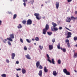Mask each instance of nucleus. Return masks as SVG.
Instances as JSON below:
<instances>
[{
	"instance_id": "nucleus-34",
	"label": "nucleus",
	"mask_w": 77,
	"mask_h": 77,
	"mask_svg": "<svg viewBox=\"0 0 77 77\" xmlns=\"http://www.w3.org/2000/svg\"><path fill=\"white\" fill-rule=\"evenodd\" d=\"M73 39H74V41L77 40V36L74 37Z\"/></svg>"
},
{
	"instance_id": "nucleus-22",
	"label": "nucleus",
	"mask_w": 77,
	"mask_h": 77,
	"mask_svg": "<svg viewBox=\"0 0 77 77\" xmlns=\"http://www.w3.org/2000/svg\"><path fill=\"white\" fill-rule=\"evenodd\" d=\"M47 33L48 35L49 36H51V35H52L53 34V32H48Z\"/></svg>"
},
{
	"instance_id": "nucleus-53",
	"label": "nucleus",
	"mask_w": 77,
	"mask_h": 77,
	"mask_svg": "<svg viewBox=\"0 0 77 77\" xmlns=\"http://www.w3.org/2000/svg\"><path fill=\"white\" fill-rule=\"evenodd\" d=\"M44 6V5L43 4H42V5H41V6L42 7V6Z\"/></svg>"
},
{
	"instance_id": "nucleus-16",
	"label": "nucleus",
	"mask_w": 77,
	"mask_h": 77,
	"mask_svg": "<svg viewBox=\"0 0 77 77\" xmlns=\"http://www.w3.org/2000/svg\"><path fill=\"white\" fill-rule=\"evenodd\" d=\"M49 48L50 50H52L53 48V46L52 45H50L49 46Z\"/></svg>"
},
{
	"instance_id": "nucleus-50",
	"label": "nucleus",
	"mask_w": 77,
	"mask_h": 77,
	"mask_svg": "<svg viewBox=\"0 0 77 77\" xmlns=\"http://www.w3.org/2000/svg\"><path fill=\"white\" fill-rule=\"evenodd\" d=\"M3 42H4V43H6V42H5V41L3 40Z\"/></svg>"
},
{
	"instance_id": "nucleus-27",
	"label": "nucleus",
	"mask_w": 77,
	"mask_h": 77,
	"mask_svg": "<svg viewBox=\"0 0 77 77\" xmlns=\"http://www.w3.org/2000/svg\"><path fill=\"white\" fill-rule=\"evenodd\" d=\"M57 47L58 49H60V43H59L57 46Z\"/></svg>"
},
{
	"instance_id": "nucleus-21",
	"label": "nucleus",
	"mask_w": 77,
	"mask_h": 77,
	"mask_svg": "<svg viewBox=\"0 0 77 77\" xmlns=\"http://www.w3.org/2000/svg\"><path fill=\"white\" fill-rule=\"evenodd\" d=\"M60 49L61 50H62V51H63V52H64V53H65V52H66V49L65 48H63H63H60Z\"/></svg>"
},
{
	"instance_id": "nucleus-2",
	"label": "nucleus",
	"mask_w": 77,
	"mask_h": 77,
	"mask_svg": "<svg viewBox=\"0 0 77 77\" xmlns=\"http://www.w3.org/2000/svg\"><path fill=\"white\" fill-rule=\"evenodd\" d=\"M49 25L48 24H47L46 25L45 28L43 29V34L44 35H45L46 34V32L48 29H49Z\"/></svg>"
},
{
	"instance_id": "nucleus-20",
	"label": "nucleus",
	"mask_w": 77,
	"mask_h": 77,
	"mask_svg": "<svg viewBox=\"0 0 77 77\" xmlns=\"http://www.w3.org/2000/svg\"><path fill=\"white\" fill-rule=\"evenodd\" d=\"M26 72V70L24 69L23 68L22 69V72L23 74H25Z\"/></svg>"
},
{
	"instance_id": "nucleus-44",
	"label": "nucleus",
	"mask_w": 77,
	"mask_h": 77,
	"mask_svg": "<svg viewBox=\"0 0 77 77\" xmlns=\"http://www.w3.org/2000/svg\"><path fill=\"white\" fill-rule=\"evenodd\" d=\"M59 29H60V30H62V27H60L59 28Z\"/></svg>"
},
{
	"instance_id": "nucleus-42",
	"label": "nucleus",
	"mask_w": 77,
	"mask_h": 77,
	"mask_svg": "<svg viewBox=\"0 0 77 77\" xmlns=\"http://www.w3.org/2000/svg\"><path fill=\"white\" fill-rule=\"evenodd\" d=\"M16 70L17 71H20V70H21V69L20 68H19L18 69H16Z\"/></svg>"
},
{
	"instance_id": "nucleus-3",
	"label": "nucleus",
	"mask_w": 77,
	"mask_h": 77,
	"mask_svg": "<svg viewBox=\"0 0 77 77\" xmlns=\"http://www.w3.org/2000/svg\"><path fill=\"white\" fill-rule=\"evenodd\" d=\"M9 36L10 38H7V39L9 40V41H10L11 42H12L13 40L12 39H14V34H11Z\"/></svg>"
},
{
	"instance_id": "nucleus-54",
	"label": "nucleus",
	"mask_w": 77,
	"mask_h": 77,
	"mask_svg": "<svg viewBox=\"0 0 77 77\" xmlns=\"http://www.w3.org/2000/svg\"><path fill=\"white\" fill-rule=\"evenodd\" d=\"M75 14H77V11H75Z\"/></svg>"
},
{
	"instance_id": "nucleus-58",
	"label": "nucleus",
	"mask_w": 77,
	"mask_h": 77,
	"mask_svg": "<svg viewBox=\"0 0 77 77\" xmlns=\"http://www.w3.org/2000/svg\"><path fill=\"white\" fill-rule=\"evenodd\" d=\"M69 27H71V25H69Z\"/></svg>"
},
{
	"instance_id": "nucleus-26",
	"label": "nucleus",
	"mask_w": 77,
	"mask_h": 77,
	"mask_svg": "<svg viewBox=\"0 0 77 77\" xmlns=\"http://www.w3.org/2000/svg\"><path fill=\"white\" fill-rule=\"evenodd\" d=\"M17 14H15L14 15L13 19H15L16 18H17Z\"/></svg>"
},
{
	"instance_id": "nucleus-31",
	"label": "nucleus",
	"mask_w": 77,
	"mask_h": 77,
	"mask_svg": "<svg viewBox=\"0 0 77 77\" xmlns=\"http://www.w3.org/2000/svg\"><path fill=\"white\" fill-rule=\"evenodd\" d=\"M35 39L36 41H39V38L38 37H36L35 38Z\"/></svg>"
},
{
	"instance_id": "nucleus-9",
	"label": "nucleus",
	"mask_w": 77,
	"mask_h": 77,
	"mask_svg": "<svg viewBox=\"0 0 77 77\" xmlns=\"http://www.w3.org/2000/svg\"><path fill=\"white\" fill-rule=\"evenodd\" d=\"M67 35H68L66 37V38H70V37H71L72 33H71L70 32H68L67 33Z\"/></svg>"
},
{
	"instance_id": "nucleus-15",
	"label": "nucleus",
	"mask_w": 77,
	"mask_h": 77,
	"mask_svg": "<svg viewBox=\"0 0 77 77\" xmlns=\"http://www.w3.org/2000/svg\"><path fill=\"white\" fill-rule=\"evenodd\" d=\"M23 2H24L23 5L25 7L26 6V2H27V0H23Z\"/></svg>"
},
{
	"instance_id": "nucleus-25",
	"label": "nucleus",
	"mask_w": 77,
	"mask_h": 77,
	"mask_svg": "<svg viewBox=\"0 0 77 77\" xmlns=\"http://www.w3.org/2000/svg\"><path fill=\"white\" fill-rule=\"evenodd\" d=\"M1 77H6V75L5 74H3L1 75Z\"/></svg>"
},
{
	"instance_id": "nucleus-29",
	"label": "nucleus",
	"mask_w": 77,
	"mask_h": 77,
	"mask_svg": "<svg viewBox=\"0 0 77 77\" xmlns=\"http://www.w3.org/2000/svg\"><path fill=\"white\" fill-rule=\"evenodd\" d=\"M57 63L58 64H60L61 63V61H60V60H58Z\"/></svg>"
},
{
	"instance_id": "nucleus-57",
	"label": "nucleus",
	"mask_w": 77,
	"mask_h": 77,
	"mask_svg": "<svg viewBox=\"0 0 77 77\" xmlns=\"http://www.w3.org/2000/svg\"><path fill=\"white\" fill-rule=\"evenodd\" d=\"M73 52H74V53H75V51L74 50H73Z\"/></svg>"
},
{
	"instance_id": "nucleus-24",
	"label": "nucleus",
	"mask_w": 77,
	"mask_h": 77,
	"mask_svg": "<svg viewBox=\"0 0 77 77\" xmlns=\"http://www.w3.org/2000/svg\"><path fill=\"white\" fill-rule=\"evenodd\" d=\"M77 55H76V53H74V55H73V57L75 59V58H77Z\"/></svg>"
},
{
	"instance_id": "nucleus-43",
	"label": "nucleus",
	"mask_w": 77,
	"mask_h": 77,
	"mask_svg": "<svg viewBox=\"0 0 77 77\" xmlns=\"http://www.w3.org/2000/svg\"><path fill=\"white\" fill-rule=\"evenodd\" d=\"M72 0H68V3H69V2H71V1H72Z\"/></svg>"
},
{
	"instance_id": "nucleus-18",
	"label": "nucleus",
	"mask_w": 77,
	"mask_h": 77,
	"mask_svg": "<svg viewBox=\"0 0 77 77\" xmlns=\"http://www.w3.org/2000/svg\"><path fill=\"white\" fill-rule=\"evenodd\" d=\"M53 74L54 76H56L57 75V73L56 72V71H54L53 72Z\"/></svg>"
},
{
	"instance_id": "nucleus-5",
	"label": "nucleus",
	"mask_w": 77,
	"mask_h": 77,
	"mask_svg": "<svg viewBox=\"0 0 77 77\" xmlns=\"http://www.w3.org/2000/svg\"><path fill=\"white\" fill-rule=\"evenodd\" d=\"M63 72L66 74V75H70V72H69L68 71L67 69H63Z\"/></svg>"
},
{
	"instance_id": "nucleus-59",
	"label": "nucleus",
	"mask_w": 77,
	"mask_h": 77,
	"mask_svg": "<svg viewBox=\"0 0 77 77\" xmlns=\"http://www.w3.org/2000/svg\"><path fill=\"white\" fill-rule=\"evenodd\" d=\"M36 43H34V45H36Z\"/></svg>"
},
{
	"instance_id": "nucleus-49",
	"label": "nucleus",
	"mask_w": 77,
	"mask_h": 77,
	"mask_svg": "<svg viewBox=\"0 0 77 77\" xmlns=\"http://www.w3.org/2000/svg\"><path fill=\"white\" fill-rule=\"evenodd\" d=\"M34 2V0H32V4H33V3Z\"/></svg>"
},
{
	"instance_id": "nucleus-11",
	"label": "nucleus",
	"mask_w": 77,
	"mask_h": 77,
	"mask_svg": "<svg viewBox=\"0 0 77 77\" xmlns=\"http://www.w3.org/2000/svg\"><path fill=\"white\" fill-rule=\"evenodd\" d=\"M70 19H71V20H73V21H75V20H77V17H74L73 16H72L71 17Z\"/></svg>"
},
{
	"instance_id": "nucleus-40",
	"label": "nucleus",
	"mask_w": 77,
	"mask_h": 77,
	"mask_svg": "<svg viewBox=\"0 0 77 77\" xmlns=\"http://www.w3.org/2000/svg\"><path fill=\"white\" fill-rule=\"evenodd\" d=\"M52 42L53 43H54L55 42V39L54 38L52 40Z\"/></svg>"
},
{
	"instance_id": "nucleus-52",
	"label": "nucleus",
	"mask_w": 77,
	"mask_h": 77,
	"mask_svg": "<svg viewBox=\"0 0 77 77\" xmlns=\"http://www.w3.org/2000/svg\"><path fill=\"white\" fill-rule=\"evenodd\" d=\"M32 41H35V39H33V38L32 39Z\"/></svg>"
},
{
	"instance_id": "nucleus-13",
	"label": "nucleus",
	"mask_w": 77,
	"mask_h": 77,
	"mask_svg": "<svg viewBox=\"0 0 77 77\" xmlns=\"http://www.w3.org/2000/svg\"><path fill=\"white\" fill-rule=\"evenodd\" d=\"M42 70H40L38 73V75H39V76H40V77H41V76H42Z\"/></svg>"
},
{
	"instance_id": "nucleus-4",
	"label": "nucleus",
	"mask_w": 77,
	"mask_h": 77,
	"mask_svg": "<svg viewBox=\"0 0 77 77\" xmlns=\"http://www.w3.org/2000/svg\"><path fill=\"white\" fill-rule=\"evenodd\" d=\"M47 57H48V60L50 63H52L53 64H55L54 63V59H52V61H51V60H49L50 59V57H49V55L48 54H47Z\"/></svg>"
},
{
	"instance_id": "nucleus-6",
	"label": "nucleus",
	"mask_w": 77,
	"mask_h": 77,
	"mask_svg": "<svg viewBox=\"0 0 77 77\" xmlns=\"http://www.w3.org/2000/svg\"><path fill=\"white\" fill-rule=\"evenodd\" d=\"M35 16H36V18L37 20H39L40 19H41V17H39V14L38 13H35L34 14Z\"/></svg>"
},
{
	"instance_id": "nucleus-45",
	"label": "nucleus",
	"mask_w": 77,
	"mask_h": 77,
	"mask_svg": "<svg viewBox=\"0 0 77 77\" xmlns=\"http://www.w3.org/2000/svg\"><path fill=\"white\" fill-rule=\"evenodd\" d=\"M66 29H67V30H69V31H71V30L70 29H69L66 28Z\"/></svg>"
},
{
	"instance_id": "nucleus-37",
	"label": "nucleus",
	"mask_w": 77,
	"mask_h": 77,
	"mask_svg": "<svg viewBox=\"0 0 77 77\" xmlns=\"http://www.w3.org/2000/svg\"><path fill=\"white\" fill-rule=\"evenodd\" d=\"M26 41L27 42H28V43H30V42H31V41H30L29 39H26Z\"/></svg>"
},
{
	"instance_id": "nucleus-36",
	"label": "nucleus",
	"mask_w": 77,
	"mask_h": 77,
	"mask_svg": "<svg viewBox=\"0 0 77 77\" xmlns=\"http://www.w3.org/2000/svg\"><path fill=\"white\" fill-rule=\"evenodd\" d=\"M24 49L25 50H27V47H26V46H24Z\"/></svg>"
},
{
	"instance_id": "nucleus-1",
	"label": "nucleus",
	"mask_w": 77,
	"mask_h": 77,
	"mask_svg": "<svg viewBox=\"0 0 77 77\" xmlns=\"http://www.w3.org/2000/svg\"><path fill=\"white\" fill-rule=\"evenodd\" d=\"M52 24L53 25V26L51 27V31L53 32L54 31H57L58 30V28L56 27V26H57V24L54 22H52Z\"/></svg>"
},
{
	"instance_id": "nucleus-41",
	"label": "nucleus",
	"mask_w": 77,
	"mask_h": 77,
	"mask_svg": "<svg viewBox=\"0 0 77 77\" xmlns=\"http://www.w3.org/2000/svg\"><path fill=\"white\" fill-rule=\"evenodd\" d=\"M6 62H7V63H9V60L7 59L6 60Z\"/></svg>"
},
{
	"instance_id": "nucleus-61",
	"label": "nucleus",
	"mask_w": 77,
	"mask_h": 77,
	"mask_svg": "<svg viewBox=\"0 0 77 77\" xmlns=\"http://www.w3.org/2000/svg\"><path fill=\"white\" fill-rule=\"evenodd\" d=\"M1 50V49H0V50Z\"/></svg>"
},
{
	"instance_id": "nucleus-55",
	"label": "nucleus",
	"mask_w": 77,
	"mask_h": 77,
	"mask_svg": "<svg viewBox=\"0 0 77 77\" xmlns=\"http://www.w3.org/2000/svg\"><path fill=\"white\" fill-rule=\"evenodd\" d=\"M5 41H7V39H5Z\"/></svg>"
},
{
	"instance_id": "nucleus-35",
	"label": "nucleus",
	"mask_w": 77,
	"mask_h": 77,
	"mask_svg": "<svg viewBox=\"0 0 77 77\" xmlns=\"http://www.w3.org/2000/svg\"><path fill=\"white\" fill-rule=\"evenodd\" d=\"M39 68L40 69H42L43 68V67H42V66L41 65H40L39 66Z\"/></svg>"
},
{
	"instance_id": "nucleus-47",
	"label": "nucleus",
	"mask_w": 77,
	"mask_h": 77,
	"mask_svg": "<svg viewBox=\"0 0 77 77\" xmlns=\"http://www.w3.org/2000/svg\"><path fill=\"white\" fill-rule=\"evenodd\" d=\"M2 21L0 20V25H2Z\"/></svg>"
},
{
	"instance_id": "nucleus-33",
	"label": "nucleus",
	"mask_w": 77,
	"mask_h": 77,
	"mask_svg": "<svg viewBox=\"0 0 77 77\" xmlns=\"http://www.w3.org/2000/svg\"><path fill=\"white\" fill-rule=\"evenodd\" d=\"M67 45L69 47H69H71V46H70V44H69V43H67Z\"/></svg>"
},
{
	"instance_id": "nucleus-39",
	"label": "nucleus",
	"mask_w": 77,
	"mask_h": 77,
	"mask_svg": "<svg viewBox=\"0 0 77 77\" xmlns=\"http://www.w3.org/2000/svg\"><path fill=\"white\" fill-rule=\"evenodd\" d=\"M8 44L9 45H12L11 44V42H10L9 41L8 42Z\"/></svg>"
},
{
	"instance_id": "nucleus-60",
	"label": "nucleus",
	"mask_w": 77,
	"mask_h": 77,
	"mask_svg": "<svg viewBox=\"0 0 77 77\" xmlns=\"http://www.w3.org/2000/svg\"><path fill=\"white\" fill-rule=\"evenodd\" d=\"M13 0H10V1H12Z\"/></svg>"
},
{
	"instance_id": "nucleus-38",
	"label": "nucleus",
	"mask_w": 77,
	"mask_h": 77,
	"mask_svg": "<svg viewBox=\"0 0 77 77\" xmlns=\"http://www.w3.org/2000/svg\"><path fill=\"white\" fill-rule=\"evenodd\" d=\"M20 41L21 42H22V43H23V39H22V38H20Z\"/></svg>"
},
{
	"instance_id": "nucleus-56",
	"label": "nucleus",
	"mask_w": 77,
	"mask_h": 77,
	"mask_svg": "<svg viewBox=\"0 0 77 77\" xmlns=\"http://www.w3.org/2000/svg\"><path fill=\"white\" fill-rule=\"evenodd\" d=\"M74 71L75 72H77V71L76 70H74Z\"/></svg>"
},
{
	"instance_id": "nucleus-19",
	"label": "nucleus",
	"mask_w": 77,
	"mask_h": 77,
	"mask_svg": "<svg viewBox=\"0 0 77 77\" xmlns=\"http://www.w3.org/2000/svg\"><path fill=\"white\" fill-rule=\"evenodd\" d=\"M25 56L27 58V59H31V58L30 57V55H29V54H27Z\"/></svg>"
},
{
	"instance_id": "nucleus-51",
	"label": "nucleus",
	"mask_w": 77,
	"mask_h": 77,
	"mask_svg": "<svg viewBox=\"0 0 77 77\" xmlns=\"http://www.w3.org/2000/svg\"><path fill=\"white\" fill-rule=\"evenodd\" d=\"M75 47H77V44L76 45H75Z\"/></svg>"
},
{
	"instance_id": "nucleus-28",
	"label": "nucleus",
	"mask_w": 77,
	"mask_h": 77,
	"mask_svg": "<svg viewBox=\"0 0 77 77\" xmlns=\"http://www.w3.org/2000/svg\"><path fill=\"white\" fill-rule=\"evenodd\" d=\"M39 48H40V50H42V48H43V46L41 45H39Z\"/></svg>"
},
{
	"instance_id": "nucleus-10",
	"label": "nucleus",
	"mask_w": 77,
	"mask_h": 77,
	"mask_svg": "<svg viewBox=\"0 0 77 77\" xmlns=\"http://www.w3.org/2000/svg\"><path fill=\"white\" fill-rule=\"evenodd\" d=\"M55 5L57 9H59V2H56Z\"/></svg>"
},
{
	"instance_id": "nucleus-8",
	"label": "nucleus",
	"mask_w": 77,
	"mask_h": 77,
	"mask_svg": "<svg viewBox=\"0 0 77 77\" xmlns=\"http://www.w3.org/2000/svg\"><path fill=\"white\" fill-rule=\"evenodd\" d=\"M71 20V19L69 17H67L66 20V22H67V23H70Z\"/></svg>"
},
{
	"instance_id": "nucleus-46",
	"label": "nucleus",
	"mask_w": 77,
	"mask_h": 77,
	"mask_svg": "<svg viewBox=\"0 0 77 77\" xmlns=\"http://www.w3.org/2000/svg\"><path fill=\"white\" fill-rule=\"evenodd\" d=\"M16 63H17V64H18V63H19V61H17L16 62Z\"/></svg>"
},
{
	"instance_id": "nucleus-30",
	"label": "nucleus",
	"mask_w": 77,
	"mask_h": 77,
	"mask_svg": "<svg viewBox=\"0 0 77 77\" xmlns=\"http://www.w3.org/2000/svg\"><path fill=\"white\" fill-rule=\"evenodd\" d=\"M65 42H66V43H69V41L68 39H66L65 40Z\"/></svg>"
},
{
	"instance_id": "nucleus-7",
	"label": "nucleus",
	"mask_w": 77,
	"mask_h": 77,
	"mask_svg": "<svg viewBox=\"0 0 77 77\" xmlns=\"http://www.w3.org/2000/svg\"><path fill=\"white\" fill-rule=\"evenodd\" d=\"M32 24V21L31 19H29L27 21L26 24L27 25H31Z\"/></svg>"
},
{
	"instance_id": "nucleus-14",
	"label": "nucleus",
	"mask_w": 77,
	"mask_h": 77,
	"mask_svg": "<svg viewBox=\"0 0 77 77\" xmlns=\"http://www.w3.org/2000/svg\"><path fill=\"white\" fill-rule=\"evenodd\" d=\"M15 56V54L14 53H13L11 54V59H14V57Z\"/></svg>"
},
{
	"instance_id": "nucleus-17",
	"label": "nucleus",
	"mask_w": 77,
	"mask_h": 77,
	"mask_svg": "<svg viewBox=\"0 0 77 77\" xmlns=\"http://www.w3.org/2000/svg\"><path fill=\"white\" fill-rule=\"evenodd\" d=\"M44 71L45 72H47L48 71V70L47 69L46 66H45L44 67Z\"/></svg>"
},
{
	"instance_id": "nucleus-23",
	"label": "nucleus",
	"mask_w": 77,
	"mask_h": 77,
	"mask_svg": "<svg viewBox=\"0 0 77 77\" xmlns=\"http://www.w3.org/2000/svg\"><path fill=\"white\" fill-rule=\"evenodd\" d=\"M22 27H23V26L21 24H19L18 26H17L18 29H21V28H22Z\"/></svg>"
},
{
	"instance_id": "nucleus-48",
	"label": "nucleus",
	"mask_w": 77,
	"mask_h": 77,
	"mask_svg": "<svg viewBox=\"0 0 77 77\" xmlns=\"http://www.w3.org/2000/svg\"><path fill=\"white\" fill-rule=\"evenodd\" d=\"M16 75L17 77H19V76H18V73L16 74Z\"/></svg>"
},
{
	"instance_id": "nucleus-32",
	"label": "nucleus",
	"mask_w": 77,
	"mask_h": 77,
	"mask_svg": "<svg viewBox=\"0 0 77 77\" xmlns=\"http://www.w3.org/2000/svg\"><path fill=\"white\" fill-rule=\"evenodd\" d=\"M22 23L23 24H26V20H23L22 21Z\"/></svg>"
},
{
	"instance_id": "nucleus-12",
	"label": "nucleus",
	"mask_w": 77,
	"mask_h": 77,
	"mask_svg": "<svg viewBox=\"0 0 77 77\" xmlns=\"http://www.w3.org/2000/svg\"><path fill=\"white\" fill-rule=\"evenodd\" d=\"M40 66V62L39 61H37L36 63V66L37 68H38L39 66Z\"/></svg>"
}]
</instances>
